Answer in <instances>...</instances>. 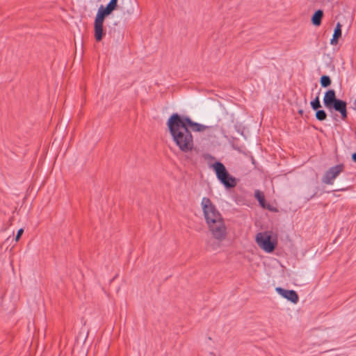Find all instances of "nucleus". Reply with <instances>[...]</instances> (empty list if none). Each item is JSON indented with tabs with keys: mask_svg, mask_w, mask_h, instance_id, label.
Listing matches in <instances>:
<instances>
[{
	"mask_svg": "<svg viewBox=\"0 0 356 356\" xmlns=\"http://www.w3.org/2000/svg\"><path fill=\"white\" fill-rule=\"evenodd\" d=\"M334 179H323L322 185H323V191L326 193L333 192V191H345L346 188H341L335 186L332 188H327V185H332Z\"/></svg>",
	"mask_w": 356,
	"mask_h": 356,
	"instance_id": "nucleus-11",
	"label": "nucleus"
},
{
	"mask_svg": "<svg viewBox=\"0 0 356 356\" xmlns=\"http://www.w3.org/2000/svg\"><path fill=\"white\" fill-rule=\"evenodd\" d=\"M323 17V11L322 10H316L312 17V23L316 26L321 24L322 19Z\"/></svg>",
	"mask_w": 356,
	"mask_h": 356,
	"instance_id": "nucleus-12",
	"label": "nucleus"
},
{
	"mask_svg": "<svg viewBox=\"0 0 356 356\" xmlns=\"http://www.w3.org/2000/svg\"><path fill=\"white\" fill-rule=\"evenodd\" d=\"M352 159L353 161L356 162V152L352 154Z\"/></svg>",
	"mask_w": 356,
	"mask_h": 356,
	"instance_id": "nucleus-19",
	"label": "nucleus"
},
{
	"mask_svg": "<svg viewBox=\"0 0 356 356\" xmlns=\"http://www.w3.org/2000/svg\"><path fill=\"white\" fill-rule=\"evenodd\" d=\"M315 117L319 121H324L327 118V113L324 110L318 109L316 111Z\"/></svg>",
	"mask_w": 356,
	"mask_h": 356,
	"instance_id": "nucleus-17",
	"label": "nucleus"
},
{
	"mask_svg": "<svg viewBox=\"0 0 356 356\" xmlns=\"http://www.w3.org/2000/svg\"><path fill=\"white\" fill-rule=\"evenodd\" d=\"M255 197L257 199V200L259 202V204L263 208H267L270 211H273V209L270 207V204H268V206L266 205L265 197H264V194L261 192H260L259 191H255Z\"/></svg>",
	"mask_w": 356,
	"mask_h": 356,
	"instance_id": "nucleus-13",
	"label": "nucleus"
},
{
	"mask_svg": "<svg viewBox=\"0 0 356 356\" xmlns=\"http://www.w3.org/2000/svg\"><path fill=\"white\" fill-rule=\"evenodd\" d=\"M302 113H303V111H302V110H300V111H299V113L302 114Z\"/></svg>",
	"mask_w": 356,
	"mask_h": 356,
	"instance_id": "nucleus-20",
	"label": "nucleus"
},
{
	"mask_svg": "<svg viewBox=\"0 0 356 356\" xmlns=\"http://www.w3.org/2000/svg\"><path fill=\"white\" fill-rule=\"evenodd\" d=\"M276 291L292 303L296 304L299 300V297L296 291L294 290H286L282 287H277Z\"/></svg>",
	"mask_w": 356,
	"mask_h": 356,
	"instance_id": "nucleus-7",
	"label": "nucleus"
},
{
	"mask_svg": "<svg viewBox=\"0 0 356 356\" xmlns=\"http://www.w3.org/2000/svg\"><path fill=\"white\" fill-rule=\"evenodd\" d=\"M342 25L340 22H337L334 33L332 35V38L330 40V44L332 45H336L338 44L339 39L341 37L342 31H341Z\"/></svg>",
	"mask_w": 356,
	"mask_h": 356,
	"instance_id": "nucleus-10",
	"label": "nucleus"
},
{
	"mask_svg": "<svg viewBox=\"0 0 356 356\" xmlns=\"http://www.w3.org/2000/svg\"><path fill=\"white\" fill-rule=\"evenodd\" d=\"M310 105L314 111L320 109L322 106L320 102L319 96L317 95L311 102Z\"/></svg>",
	"mask_w": 356,
	"mask_h": 356,
	"instance_id": "nucleus-16",
	"label": "nucleus"
},
{
	"mask_svg": "<svg viewBox=\"0 0 356 356\" xmlns=\"http://www.w3.org/2000/svg\"><path fill=\"white\" fill-rule=\"evenodd\" d=\"M201 204L202 206L204 216L207 224L214 223L222 220V216L216 207L208 197H203Z\"/></svg>",
	"mask_w": 356,
	"mask_h": 356,
	"instance_id": "nucleus-4",
	"label": "nucleus"
},
{
	"mask_svg": "<svg viewBox=\"0 0 356 356\" xmlns=\"http://www.w3.org/2000/svg\"><path fill=\"white\" fill-rule=\"evenodd\" d=\"M23 232H24V229H19L17 231V234L15 236V241H18L19 240V238H21Z\"/></svg>",
	"mask_w": 356,
	"mask_h": 356,
	"instance_id": "nucleus-18",
	"label": "nucleus"
},
{
	"mask_svg": "<svg viewBox=\"0 0 356 356\" xmlns=\"http://www.w3.org/2000/svg\"><path fill=\"white\" fill-rule=\"evenodd\" d=\"M323 104L328 111H332L334 110L339 112L343 120H346L348 118L347 103L342 99L337 98L334 90L330 89L325 92L323 97Z\"/></svg>",
	"mask_w": 356,
	"mask_h": 356,
	"instance_id": "nucleus-3",
	"label": "nucleus"
},
{
	"mask_svg": "<svg viewBox=\"0 0 356 356\" xmlns=\"http://www.w3.org/2000/svg\"><path fill=\"white\" fill-rule=\"evenodd\" d=\"M173 141L183 152H191L194 147L193 137L191 131L203 132L213 128L193 121L189 117L175 113L167 121Z\"/></svg>",
	"mask_w": 356,
	"mask_h": 356,
	"instance_id": "nucleus-1",
	"label": "nucleus"
},
{
	"mask_svg": "<svg viewBox=\"0 0 356 356\" xmlns=\"http://www.w3.org/2000/svg\"><path fill=\"white\" fill-rule=\"evenodd\" d=\"M331 79L327 75H323L320 79V83L321 87L327 88L331 85Z\"/></svg>",
	"mask_w": 356,
	"mask_h": 356,
	"instance_id": "nucleus-15",
	"label": "nucleus"
},
{
	"mask_svg": "<svg viewBox=\"0 0 356 356\" xmlns=\"http://www.w3.org/2000/svg\"><path fill=\"white\" fill-rule=\"evenodd\" d=\"M226 188H234L237 184L238 179H219Z\"/></svg>",
	"mask_w": 356,
	"mask_h": 356,
	"instance_id": "nucleus-14",
	"label": "nucleus"
},
{
	"mask_svg": "<svg viewBox=\"0 0 356 356\" xmlns=\"http://www.w3.org/2000/svg\"><path fill=\"white\" fill-rule=\"evenodd\" d=\"M209 229L213 237L219 241L225 239L227 235V228L222 220L208 224Z\"/></svg>",
	"mask_w": 356,
	"mask_h": 356,
	"instance_id": "nucleus-6",
	"label": "nucleus"
},
{
	"mask_svg": "<svg viewBox=\"0 0 356 356\" xmlns=\"http://www.w3.org/2000/svg\"><path fill=\"white\" fill-rule=\"evenodd\" d=\"M131 3L130 6H124V1L121 6L118 5V0H110L106 6L101 5L98 9L94 22L95 38L97 42H100L105 31L104 29V22L108 16H109L114 10L120 9L123 15H131L134 12V8L131 3V1L129 0Z\"/></svg>",
	"mask_w": 356,
	"mask_h": 356,
	"instance_id": "nucleus-2",
	"label": "nucleus"
},
{
	"mask_svg": "<svg viewBox=\"0 0 356 356\" xmlns=\"http://www.w3.org/2000/svg\"><path fill=\"white\" fill-rule=\"evenodd\" d=\"M344 169L343 164L331 167L326 172L325 178H336Z\"/></svg>",
	"mask_w": 356,
	"mask_h": 356,
	"instance_id": "nucleus-9",
	"label": "nucleus"
},
{
	"mask_svg": "<svg viewBox=\"0 0 356 356\" xmlns=\"http://www.w3.org/2000/svg\"><path fill=\"white\" fill-rule=\"evenodd\" d=\"M256 242L265 252L270 253L273 252L277 245V241L272 240L271 236L267 232H260L256 236Z\"/></svg>",
	"mask_w": 356,
	"mask_h": 356,
	"instance_id": "nucleus-5",
	"label": "nucleus"
},
{
	"mask_svg": "<svg viewBox=\"0 0 356 356\" xmlns=\"http://www.w3.org/2000/svg\"><path fill=\"white\" fill-rule=\"evenodd\" d=\"M217 178H234L229 175L224 164L220 161H216L212 165Z\"/></svg>",
	"mask_w": 356,
	"mask_h": 356,
	"instance_id": "nucleus-8",
	"label": "nucleus"
}]
</instances>
